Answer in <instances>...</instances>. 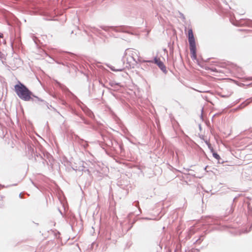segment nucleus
I'll return each instance as SVG.
<instances>
[{
  "mask_svg": "<svg viewBox=\"0 0 252 252\" xmlns=\"http://www.w3.org/2000/svg\"><path fill=\"white\" fill-rule=\"evenodd\" d=\"M15 91L17 95L25 101H29L32 98V93L21 83L15 86Z\"/></svg>",
  "mask_w": 252,
  "mask_h": 252,
  "instance_id": "f257e3e1",
  "label": "nucleus"
},
{
  "mask_svg": "<svg viewBox=\"0 0 252 252\" xmlns=\"http://www.w3.org/2000/svg\"><path fill=\"white\" fill-rule=\"evenodd\" d=\"M154 63L158 65V66L163 72H166V67L159 58L157 57L155 58Z\"/></svg>",
  "mask_w": 252,
  "mask_h": 252,
  "instance_id": "f03ea898",
  "label": "nucleus"
},
{
  "mask_svg": "<svg viewBox=\"0 0 252 252\" xmlns=\"http://www.w3.org/2000/svg\"><path fill=\"white\" fill-rule=\"evenodd\" d=\"M189 42L190 46L195 45V39L193 36L192 30L190 29L188 31Z\"/></svg>",
  "mask_w": 252,
  "mask_h": 252,
  "instance_id": "7ed1b4c3",
  "label": "nucleus"
},
{
  "mask_svg": "<svg viewBox=\"0 0 252 252\" xmlns=\"http://www.w3.org/2000/svg\"><path fill=\"white\" fill-rule=\"evenodd\" d=\"M189 49L190 51L191 54V58L192 60H196L197 58L196 53V46H190Z\"/></svg>",
  "mask_w": 252,
  "mask_h": 252,
  "instance_id": "20e7f679",
  "label": "nucleus"
},
{
  "mask_svg": "<svg viewBox=\"0 0 252 252\" xmlns=\"http://www.w3.org/2000/svg\"><path fill=\"white\" fill-rule=\"evenodd\" d=\"M213 157L217 159H219L220 158V156L216 153H213Z\"/></svg>",
  "mask_w": 252,
  "mask_h": 252,
  "instance_id": "39448f33",
  "label": "nucleus"
},
{
  "mask_svg": "<svg viewBox=\"0 0 252 252\" xmlns=\"http://www.w3.org/2000/svg\"><path fill=\"white\" fill-rule=\"evenodd\" d=\"M3 37V34L0 32V39Z\"/></svg>",
  "mask_w": 252,
  "mask_h": 252,
  "instance_id": "423d86ee",
  "label": "nucleus"
},
{
  "mask_svg": "<svg viewBox=\"0 0 252 252\" xmlns=\"http://www.w3.org/2000/svg\"><path fill=\"white\" fill-rule=\"evenodd\" d=\"M213 71H216V69H212Z\"/></svg>",
  "mask_w": 252,
  "mask_h": 252,
  "instance_id": "0eeeda50",
  "label": "nucleus"
}]
</instances>
